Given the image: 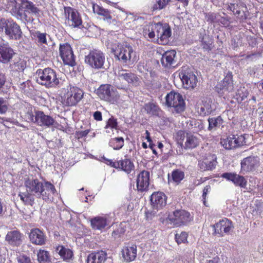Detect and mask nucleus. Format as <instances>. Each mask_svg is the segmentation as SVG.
<instances>
[{
    "instance_id": "nucleus-1",
    "label": "nucleus",
    "mask_w": 263,
    "mask_h": 263,
    "mask_svg": "<svg viewBox=\"0 0 263 263\" xmlns=\"http://www.w3.org/2000/svg\"><path fill=\"white\" fill-rule=\"evenodd\" d=\"M24 185L27 191L45 201H52L54 196L58 195L53 184L47 181L42 182L37 179L27 178Z\"/></svg>"
},
{
    "instance_id": "nucleus-2",
    "label": "nucleus",
    "mask_w": 263,
    "mask_h": 263,
    "mask_svg": "<svg viewBox=\"0 0 263 263\" xmlns=\"http://www.w3.org/2000/svg\"><path fill=\"white\" fill-rule=\"evenodd\" d=\"M12 16L25 24L31 23L34 18L30 14L36 16L40 15V10L35 5L28 0H25L22 4L14 6L11 10Z\"/></svg>"
},
{
    "instance_id": "nucleus-3",
    "label": "nucleus",
    "mask_w": 263,
    "mask_h": 263,
    "mask_svg": "<svg viewBox=\"0 0 263 263\" xmlns=\"http://www.w3.org/2000/svg\"><path fill=\"white\" fill-rule=\"evenodd\" d=\"M37 83L47 88H60L65 85L64 78L60 77L57 72L50 68L39 69L37 71Z\"/></svg>"
},
{
    "instance_id": "nucleus-4",
    "label": "nucleus",
    "mask_w": 263,
    "mask_h": 263,
    "mask_svg": "<svg viewBox=\"0 0 263 263\" xmlns=\"http://www.w3.org/2000/svg\"><path fill=\"white\" fill-rule=\"evenodd\" d=\"M0 32L4 33L9 40H18L22 36L21 27L12 18L0 19Z\"/></svg>"
},
{
    "instance_id": "nucleus-5",
    "label": "nucleus",
    "mask_w": 263,
    "mask_h": 263,
    "mask_svg": "<svg viewBox=\"0 0 263 263\" xmlns=\"http://www.w3.org/2000/svg\"><path fill=\"white\" fill-rule=\"evenodd\" d=\"M109 48L116 59L123 63H127L130 61H135L136 60L135 52L129 45L114 43L110 45Z\"/></svg>"
},
{
    "instance_id": "nucleus-6",
    "label": "nucleus",
    "mask_w": 263,
    "mask_h": 263,
    "mask_svg": "<svg viewBox=\"0 0 263 263\" xmlns=\"http://www.w3.org/2000/svg\"><path fill=\"white\" fill-rule=\"evenodd\" d=\"M96 91L101 100L110 104L118 105L121 103L119 93L110 84H102Z\"/></svg>"
},
{
    "instance_id": "nucleus-7",
    "label": "nucleus",
    "mask_w": 263,
    "mask_h": 263,
    "mask_svg": "<svg viewBox=\"0 0 263 263\" xmlns=\"http://www.w3.org/2000/svg\"><path fill=\"white\" fill-rule=\"evenodd\" d=\"M105 61V54L101 50L96 49L90 50L85 57V63L96 69L103 68Z\"/></svg>"
},
{
    "instance_id": "nucleus-8",
    "label": "nucleus",
    "mask_w": 263,
    "mask_h": 263,
    "mask_svg": "<svg viewBox=\"0 0 263 263\" xmlns=\"http://www.w3.org/2000/svg\"><path fill=\"white\" fill-rule=\"evenodd\" d=\"M165 99L166 105L173 108V111L180 113L184 110L185 103L180 93L171 91L166 95Z\"/></svg>"
},
{
    "instance_id": "nucleus-9",
    "label": "nucleus",
    "mask_w": 263,
    "mask_h": 263,
    "mask_svg": "<svg viewBox=\"0 0 263 263\" xmlns=\"http://www.w3.org/2000/svg\"><path fill=\"white\" fill-rule=\"evenodd\" d=\"M156 33V41L159 44L166 45L169 42V38L172 35V30L169 25L161 23H155Z\"/></svg>"
},
{
    "instance_id": "nucleus-10",
    "label": "nucleus",
    "mask_w": 263,
    "mask_h": 263,
    "mask_svg": "<svg viewBox=\"0 0 263 263\" xmlns=\"http://www.w3.org/2000/svg\"><path fill=\"white\" fill-rule=\"evenodd\" d=\"M179 77L184 88L194 89L197 86L198 79L197 76L187 68H182L179 72Z\"/></svg>"
},
{
    "instance_id": "nucleus-11",
    "label": "nucleus",
    "mask_w": 263,
    "mask_h": 263,
    "mask_svg": "<svg viewBox=\"0 0 263 263\" xmlns=\"http://www.w3.org/2000/svg\"><path fill=\"white\" fill-rule=\"evenodd\" d=\"M240 165L242 173H252L258 170L259 167L260 159L256 156H250L243 158L241 161Z\"/></svg>"
},
{
    "instance_id": "nucleus-12",
    "label": "nucleus",
    "mask_w": 263,
    "mask_h": 263,
    "mask_svg": "<svg viewBox=\"0 0 263 263\" xmlns=\"http://www.w3.org/2000/svg\"><path fill=\"white\" fill-rule=\"evenodd\" d=\"M226 5L227 9L232 11L233 14L239 17L241 21H243L247 18L245 13L247 7L241 1L228 0V3Z\"/></svg>"
},
{
    "instance_id": "nucleus-13",
    "label": "nucleus",
    "mask_w": 263,
    "mask_h": 263,
    "mask_svg": "<svg viewBox=\"0 0 263 263\" xmlns=\"http://www.w3.org/2000/svg\"><path fill=\"white\" fill-rule=\"evenodd\" d=\"M168 218L176 226L185 224L192 220L190 213L183 210H177L168 215Z\"/></svg>"
},
{
    "instance_id": "nucleus-14",
    "label": "nucleus",
    "mask_w": 263,
    "mask_h": 263,
    "mask_svg": "<svg viewBox=\"0 0 263 263\" xmlns=\"http://www.w3.org/2000/svg\"><path fill=\"white\" fill-rule=\"evenodd\" d=\"M221 145L226 149H232L240 147L246 143L243 135H231L226 139H221Z\"/></svg>"
},
{
    "instance_id": "nucleus-15",
    "label": "nucleus",
    "mask_w": 263,
    "mask_h": 263,
    "mask_svg": "<svg viewBox=\"0 0 263 263\" xmlns=\"http://www.w3.org/2000/svg\"><path fill=\"white\" fill-rule=\"evenodd\" d=\"M60 54L64 63L71 66L76 65L74 56L70 45L68 43L60 44Z\"/></svg>"
},
{
    "instance_id": "nucleus-16",
    "label": "nucleus",
    "mask_w": 263,
    "mask_h": 263,
    "mask_svg": "<svg viewBox=\"0 0 263 263\" xmlns=\"http://www.w3.org/2000/svg\"><path fill=\"white\" fill-rule=\"evenodd\" d=\"M83 91L79 88L70 85L66 93V102L68 106L76 105L83 98Z\"/></svg>"
},
{
    "instance_id": "nucleus-17",
    "label": "nucleus",
    "mask_w": 263,
    "mask_h": 263,
    "mask_svg": "<svg viewBox=\"0 0 263 263\" xmlns=\"http://www.w3.org/2000/svg\"><path fill=\"white\" fill-rule=\"evenodd\" d=\"M64 12L68 20L69 25L74 28L80 27L82 20L80 14L74 9L69 7L64 8Z\"/></svg>"
},
{
    "instance_id": "nucleus-18",
    "label": "nucleus",
    "mask_w": 263,
    "mask_h": 263,
    "mask_svg": "<svg viewBox=\"0 0 263 263\" xmlns=\"http://www.w3.org/2000/svg\"><path fill=\"white\" fill-rule=\"evenodd\" d=\"M115 74L120 80H125L128 84L134 86H138L140 83L139 78L134 73L125 69H118Z\"/></svg>"
},
{
    "instance_id": "nucleus-19",
    "label": "nucleus",
    "mask_w": 263,
    "mask_h": 263,
    "mask_svg": "<svg viewBox=\"0 0 263 263\" xmlns=\"http://www.w3.org/2000/svg\"><path fill=\"white\" fill-rule=\"evenodd\" d=\"M217 157L215 154H206L202 160L198 162V166L202 171H211L217 165Z\"/></svg>"
},
{
    "instance_id": "nucleus-20",
    "label": "nucleus",
    "mask_w": 263,
    "mask_h": 263,
    "mask_svg": "<svg viewBox=\"0 0 263 263\" xmlns=\"http://www.w3.org/2000/svg\"><path fill=\"white\" fill-rule=\"evenodd\" d=\"M35 123L40 126L50 127L55 123V120L42 111H35Z\"/></svg>"
},
{
    "instance_id": "nucleus-21",
    "label": "nucleus",
    "mask_w": 263,
    "mask_h": 263,
    "mask_svg": "<svg viewBox=\"0 0 263 263\" xmlns=\"http://www.w3.org/2000/svg\"><path fill=\"white\" fill-rule=\"evenodd\" d=\"M221 176L228 181H231L236 186H238L241 188H246L247 184L246 179L236 173H224Z\"/></svg>"
},
{
    "instance_id": "nucleus-22",
    "label": "nucleus",
    "mask_w": 263,
    "mask_h": 263,
    "mask_svg": "<svg viewBox=\"0 0 263 263\" xmlns=\"http://www.w3.org/2000/svg\"><path fill=\"white\" fill-rule=\"evenodd\" d=\"M151 203L154 210H161L166 205V197L161 192H155L151 195Z\"/></svg>"
},
{
    "instance_id": "nucleus-23",
    "label": "nucleus",
    "mask_w": 263,
    "mask_h": 263,
    "mask_svg": "<svg viewBox=\"0 0 263 263\" xmlns=\"http://www.w3.org/2000/svg\"><path fill=\"white\" fill-rule=\"evenodd\" d=\"M216 234L222 236L223 234H228L233 228L232 222L227 218L220 220L213 226Z\"/></svg>"
},
{
    "instance_id": "nucleus-24",
    "label": "nucleus",
    "mask_w": 263,
    "mask_h": 263,
    "mask_svg": "<svg viewBox=\"0 0 263 263\" xmlns=\"http://www.w3.org/2000/svg\"><path fill=\"white\" fill-rule=\"evenodd\" d=\"M111 221V217L106 215L104 216H96L90 220L91 226L93 230H102L108 226Z\"/></svg>"
},
{
    "instance_id": "nucleus-25",
    "label": "nucleus",
    "mask_w": 263,
    "mask_h": 263,
    "mask_svg": "<svg viewBox=\"0 0 263 263\" xmlns=\"http://www.w3.org/2000/svg\"><path fill=\"white\" fill-rule=\"evenodd\" d=\"M136 183L138 191H146L149 184V172L146 171L141 172L137 176Z\"/></svg>"
},
{
    "instance_id": "nucleus-26",
    "label": "nucleus",
    "mask_w": 263,
    "mask_h": 263,
    "mask_svg": "<svg viewBox=\"0 0 263 263\" xmlns=\"http://www.w3.org/2000/svg\"><path fill=\"white\" fill-rule=\"evenodd\" d=\"M14 52L8 44H0V63L7 64L12 58Z\"/></svg>"
},
{
    "instance_id": "nucleus-27",
    "label": "nucleus",
    "mask_w": 263,
    "mask_h": 263,
    "mask_svg": "<svg viewBox=\"0 0 263 263\" xmlns=\"http://www.w3.org/2000/svg\"><path fill=\"white\" fill-rule=\"evenodd\" d=\"M23 235L18 230H13L7 233L5 240L11 246H18L23 241Z\"/></svg>"
},
{
    "instance_id": "nucleus-28",
    "label": "nucleus",
    "mask_w": 263,
    "mask_h": 263,
    "mask_svg": "<svg viewBox=\"0 0 263 263\" xmlns=\"http://www.w3.org/2000/svg\"><path fill=\"white\" fill-rule=\"evenodd\" d=\"M121 253L124 261L127 262L134 261L137 256V246L134 245L125 246L123 247Z\"/></svg>"
},
{
    "instance_id": "nucleus-29",
    "label": "nucleus",
    "mask_w": 263,
    "mask_h": 263,
    "mask_svg": "<svg viewBox=\"0 0 263 263\" xmlns=\"http://www.w3.org/2000/svg\"><path fill=\"white\" fill-rule=\"evenodd\" d=\"M176 52L174 50L165 51L162 56L161 63L165 67L174 66L176 63Z\"/></svg>"
},
{
    "instance_id": "nucleus-30",
    "label": "nucleus",
    "mask_w": 263,
    "mask_h": 263,
    "mask_svg": "<svg viewBox=\"0 0 263 263\" xmlns=\"http://www.w3.org/2000/svg\"><path fill=\"white\" fill-rule=\"evenodd\" d=\"M107 259V254L103 251L93 252L87 257V263H104Z\"/></svg>"
},
{
    "instance_id": "nucleus-31",
    "label": "nucleus",
    "mask_w": 263,
    "mask_h": 263,
    "mask_svg": "<svg viewBox=\"0 0 263 263\" xmlns=\"http://www.w3.org/2000/svg\"><path fill=\"white\" fill-rule=\"evenodd\" d=\"M29 238L30 241L35 245H42L45 242V236L43 232L39 229L32 230L29 235Z\"/></svg>"
},
{
    "instance_id": "nucleus-32",
    "label": "nucleus",
    "mask_w": 263,
    "mask_h": 263,
    "mask_svg": "<svg viewBox=\"0 0 263 263\" xmlns=\"http://www.w3.org/2000/svg\"><path fill=\"white\" fill-rule=\"evenodd\" d=\"M155 23L149 24L144 25L142 28V34L148 41H156V29H155Z\"/></svg>"
},
{
    "instance_id": "nucleus-33",
    "label": "nucleus",
    "mask_w": 263,
    "mask_h": 263,
    "mask_svg": "<svg viewBox=\"0 0 263 263\" xmlns=\"http://www.w3.org/2000/svg\"><path fill=\"white\" fill-rule=\"evenodd\" d=\"M214 110L215 108L211 99L205 98L202 101L198 112L201 116H206L210 114Z\"/></svg>"
},
{
    "instance_id": "nucleus-34",
    "label": "nucleus",
    "mask_w": 263,
    "mask_h": 263,
    "mask_svg": "<svg viewBox=\"0 0 263 263\" xmlns=\"http://www.w3.org/2000/svg\"><path fill=\"white\" fill-rule=\"evenodd\" d=\"M56 252L60 256L63 260L69 261L72 259L73 254V252L69 248L63 246L59 245L55 248Z\"/></svg>"
},
{
    "instance_id": "nucleus-35",
    "label": "nucleus",
    "mask_w": 263,
    "mask_h": 263,
    "mask_svg": "<svg viewBox=\"0 0 263 263\" xmlns=\"http://www.w3.org/2000/svg\"><path fill=\"white\" fill-rule=\"evenodd\" d=\"M26 67V62L20 58L14 59L10 64V71L13 73L23 71Z\"/></svg>"
},
{
    "instance_id": "nucleus-36",
    "label": "nucleus",
    "mask_w": 263,
    "mask_h": 263,
    "mask_svg": "<svg viewBox=\"0 0 263 263\" xmlns=\"http://www.w3.org/2000/svg\"><path fill=\"white\" fill-rule=\"evenodd\" d=\"M144 109L147 114L155 116H161L162 110L156 103L148 102L144 106Z\"/></svg>"
},
{
    "instance_id": "nucleus-37",
    "label": "nucleus",
    "mask_w": 263,
    "mask_h": 263,
    "mask_svg": "<svg viewBox=\"0 0 263 263\" xmlns=\"http://www.w3.org/2000/svg\"><path fill=\"white\" fill-rule=\"evenodd\" d=\"M199 144V140L197 137L191 134H186L185 141L183 146L185 149L194 148L196 147Z\"/></svg>"
},
{
    "instance_id": "nucleus-38",
    "label": "nucleus",
    "mask_w": 263,
    "mask_h": 263,
    "mask_svg": "<svg viewBox=\"0 0 263 263\" xmlns=\"http://www.w3.org/2000/svg\"><path fill=\"white\" fill-rule=\"evenodd\" d=\"M232 77V73L229 72L226 75L223 81L219 84L221 89L227 90L228 92H232L233 90L234 86Z\"/></svg>"
},
{
    "instance_id": "nucleus-39",
    "label": "nucleus",
    "mask_w": 263,
    "mask_h": 263,
    "mask_svg": "<svg viewBox=\"0 0 263 263\" xmlns=\"http://www.w3.org/2000/svg\"><path fill=\"white\" fill-rule=\"evenodd\" d=\"M35 195L27 190L24 192H20L18 197L25 205H32L34 203Z\"/></svg>"
},
{
    "instance_id": "nucleus-40",
    "label": "nucleus",
    "mask_w": 263,
    "mask_h": 263,
    "mask_svg": "<svg viewBox=\"0 0 263 263\" xmlns=\"http://www.w3.org/2000/svg\"><path fill=\"white\" fill-rule=\"evenodd\" d=\"M208 130L215 131L217 128H219L223 123V120L221 116L212 117L208 119Z\"/></svg>"
},
{
    "instance_id": "nucleus-41",
    "label": "nucleus",
    "mask_w": 263,
    "mask_h": 263,
    "mask_svg": "<svg viewBox=\"0 0 263 263\" xmlns=\"http://www.w3.org/2000/svg\"><path fill=\"white\" fill-rule=\"evenodd\" d=\"M119 167L118 168H120L127 174H129L134 169V165L133 162L128 159H125L118 161Z\"/></svg>"
},
{
    "instance_id": "nucleus-42",
    "label": "nucleus",
    "mask_w": 263,
    "mask_h": 263,
    "mask_svg": "<svg viewBox=\"0 0 263 263\" xmlns=\"http://www.w3.org/2000/svg\"><path fill=\"white\" fill-rule=\"evenodd\" d=\"M184 178V172L180 170L176 169L172 172L171 178L168 177V181L178 184Z\"/></svg>"
},
{
    "instance_id": "nucleus-43",
    "label": "nucleus",
    "mask_w": 263,
    "mask_h": 263,
    "mask_svg": "<svg viewBox=\"0 0 263 263\" xmlns=\"http://www.w3.org/2000/svg\"><path fill=\"white\" fill-rule=\"evenodd\" d=\"M54 45V41L51 38L50 35H49V37L45 40V41L40 46L45 52H47L52 50Z\"/></svg>"
},
{
    "instance_id": "nucleus-44",
    "label": "nucleus",
    "mask_w": 263,
    "mask_h": 263,
    "mask_svg": "<svg viewBox=\"0 0 263 263\" xmlns=\"http://www.w3.org/2000/svg\"><path fill=\"white\" fill-rule=\"evenodd\" d=\"M109 145L115 150H119L124 146V139L122 137H117L110 140Z\"/></svg>"
},
{
    "instance_id": "nucleus-45",
    "label": "nucleus",
    "mask_w": 263,
    "mask_h": 263,
    "mask_svg": "<svg viewBox=\"0 0 263 263\" xmlns=\"http://www.w3.org/2000/svg\"><path fill=\"white\" fill-rule=\"evenodd\" d=\"M201 39V42L202 43V46L203 48L207 51H210L212 48V44L213 41L212 39L208 35L204 34Z\"/></svg>"
},
{
    "instance_id": "nucleus-46",
    "label": "nucleus",
    "mask_w": 263,
    "mask_h": 263,
    "mask_svg": "<svg viewBox=\"0 0 263 263\" xmlns=\"http://www.w3.org/2000/svg\"><path fill=\"white\" fill-rule=\"evenodd\" d=\"M250 209V212L252 215L255 217H258L260 216L263 211V203L257 202L251 206Z\"/></svg>"
},
{
    "instance_id": "nucleus-47",
    "label": "nucleus",
    "mask_w": 263,
    "mask_h": 263,
    "mask_svg": "<svg viewBox=\"0 0 263 263\" xmlns=\"http://www.w3.org/2000/svg\"><path fill=\"white\" fill-rule=\"evenodd\" d=\"M37 260L40 263H47L50 261V255L48 251L40 250L37 254Z\"/></svg>"
},
{
    "instance_id": "nucleus-48",
    "label": "nucleus",
    "mask_w": 263,
    "mask_h": 263,
    "mask_svg": "<svg viewBox=\"0 0 263 263\" xmlns=\"http://www.w3.org/2000/svg\"><path fill=\"white\" fill-rule=\"evenodd\" d=\"M248 94L249 92L245 87H240L237 89L235 97L238 102H241L248 97Z\"/></svg>"
},
{
    "instance_id": "nucleus-49",
    "label": "nucleus",
    "mask_w": 263,
    "mask_h": 263,
    "mask_svg": "<svg viewBox=\"0 0 263 263\" xmlns=\"http://www.w3.org/2000/svg\"><path fill=\"white\" fill-rule=\"evenodd\" d=\"M49 34L46 32H41L40 31L35 32L34 36L35 37L37 44L40 46L47 37Z\"/></svg>"
},
{
    "instance_id": "nucleus-50",
    "label": "nucleus",
    "mask_w": 263,
    "mask_h": 263,
    "mask_svg": "<svg viewBox=\"0 0 263 263\" xmlns=\"http://www.w3.org/2000/svg\"><path fill=\"white\" fill-rule=\"evenodd\" d=\"M9 108V103L8 101L3 97H0V114H5L6 113Z\"/></svg>"
},
{
    "instance_id": "nucleus-51",
    "label": "nucleus",
    "mask_w": 263,
    "mask_h": 263,
    "mask_svg": "<svg viewBox=\"0 0 263 263\" xmlns=\"http://www.w3.org/2000/svg\"><path fill=\"white\" fill-rule=\"evenodd\" d=\"M170 0H156V4H155L152 8L153 11L161 10L164 8Z\"/></svg>"
},
{
    "instance_id": "nucleus-52",
    "label": "nucleus",
    "mask_w": 263,
    "mask_h": 263,
    "mask_svg": "<svg viewBox=\"0 0 263 263\" xmlns=\"http://www.w3.org/2000/svg\"><path fill=\"white\" fill-rule=\"evenodd\" d=\"M219 14L212 12L205 13V20L207 22L213 23H217Z\"/></svg>"
},
{
    "instance_id": "nucleus-53",
    "label": "nucleus",
    "mask_w": 263,
    "mask_h": 263,
    "mask_svg": "<svg viewBox=\"0 0 263 263\" xmlns=\"http://www.w3.org/2000/svg\"><path fill=\"white\" fill-rule=\"evenodd\" d=\"M187 234L185 232H181L180 233H177L175 235L176 241L178 244L185 243L187 241Z\"/></svg>"
},
{
    "instance_id": "nucleus-54",
    "label": "nucleus",
    "mask_w": 263,
    "mask_h": 263,
    "mask_svg": "<svg viewBox=\"0 0 263 263\" xmlns=\"http://www.w3.org/2000/svg\"><path fill=\"white\" fill-rule=\"evenodd\" d=\"M25 120L28 122H33L35 123V113L32 109H28L24 116Z\"/></svg>"
},
{
    "instance_id": "nucleus-55",
    "label": "nucleus",
    "mask_w": 263,
    "mask_h": 263,
    "mask_svg": "<svg viewBox=\"0 0 263 263\" xmlns=\"http://www.w3.org/2000/svg\"><path fill=\"white\" fill-rule=\"evenodd\" d=\"M261 57V53L259 52H257L247 55L245 59L248 62H254L258 60Z\"/></svg>"
},
{
    "instance_id": "nucleus-56",
    "label": "nucleus",
    "mask_w": 263,
    "mask_h": 263,
    "mask_svg": "<svg viewBox=\"0 0 263 263\" xmlns=\"http://www.w3.org/2000/svg\"><path fill=\"white\" fill-rule=\"evenodd\" d=\"M117 125L118 123L117 120L114 118L111 117L108 119L106 126L107 127H110L111 129H116L117 128Z\"/></svg>"
},
{
    "instance_id": "nucleus-57",
    "label": "nucleus",
    "mask_w": 263,
    "mask_h": 263,
    "mask_svg": "<svg viewBox=\"0 0 263 263\" xmlns=\"http://www.w3.org/2000/svg\"><path fill=\"white\" fill-rule=\"evenodd\" d=\"M18 263H32L29 257L26 255H20L17 257Z\"/></svg>"
},
{
    "instance_id": "nucleus-58",
    "label": "nucleus",
    "mask_w": 263,
    "mask_h": 263,
    "mask_svg": "<svg viewBox=\"0 0 263 263\" xmlns=\"http://www.w3.org/2000/svg\"><path fill=\"white\" fill-rule=\"evenodd\" d=\"M99 15L103 16L104 20L107 21L108 22H110L111 20V16L108 10L103 9L101 12L99 14Z\"/></svg>"
},
{
    "instance_id": "nucleus-59",
    "label": "nucleus",
    "mask_w": 263,
    "mask_h": 263,
    "mask_svg": "<svg viewBox=\"0 0 263 263\" xmlns=\"http://www.w3.org/2000/svg\"><path fill=\"white\" fill-rule=\"evenodd\" d=\"M0 123H3V124L6 127H9L10 124H13V122L10 118H6L4 117H0Z\"/></svg>"
},
{
    "instance_id": "nucleus-60",
    "label": "nucleus",
    "mask_w": 263,
    "mask_h": 263,
    "mask_svg": "<svg viewBox=\"0 0 263 263\" xmlns=\"http://www.w3.org/2000/svg\"><path fill=\"white\" fill-rule=\"evenodd\" d=\"M247 40L249 45L252 47H254L257 43L256 38L253 36H247Z\"/></svg>"
},
{
    "instance_id": "nucleus-61",
    "label": "nucleus",
    "mask_w": 263,
    "mask_h": 263,
    "mask_svg": "<svg viewBox=\"0 0 263 263\" xmlns=\"http://www.w3.org/2000/svg\"><path fill=\"white\" fill-rule=\"evenodd\" d=\"M217 23L221 24L223 26H228L229 24V21L226 17L221 16L220 15H219Z\"/></svg>"
},
{
    "instance_id": "nucleus-62",
    "label": "nucleus",
    "mask_w": 263,
    "mask_h": 263,
    "mask_svg": "<svg viewBox=\"0 0 263 263\" xmlns=\"http://www.w3.org/2000/svg\"><path fill=\"white\" fill-rule=\"evenodd\" d=\"M211 191V186L210 185H206L204 187L203 190V194H202V198L203 199V203L204 205H205V198L206 195L208 193H209Z\"/></svg>"
},
{
    "instance_id": "nucleus-63",
    "label": "nucleus",
    "mask_w": 263,
    "mask_h": 263,
    "mask_svg": "<svg viewBox=\"0 0 263 263\" xmlns=\"http://www.w3.org/2000/svg\"><path fill=\"white\" fill-rule=\"evenodd\" d=\"M106 163L107 165L111 166V167H115L116 168H118L119 167V163L118 161L113 162L110 159H105Z\"/></svg>"
},
{
    "instance_id": "nucleus-64",
    "label": "nucleus",
    "mask_w": 263,
    "mask_h": 263,
    "mask_svg": "<svg viewBox=\"0 0 263 263\" xmlns=\"http://www.w3.org/2000/svg\"><path fill=\"white\" fill-rule=\"evenodd\" d=\"M93 11L95 13H96L98 15L101 12L102 10L104 9L103 8L100 7L98 5L93 4L92 6Z\"/></svg>"
}]
</instances>
